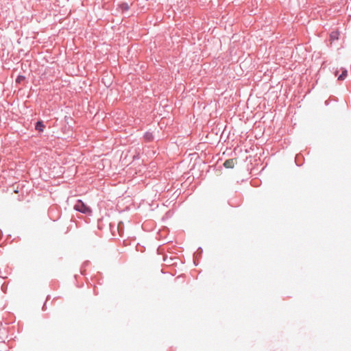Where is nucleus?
<instances>
[{
  "mask_svg": "<svg viewBox=\"0 0 351 351\" xmlns=\"http://www.w3.org/2000/svg\"><path fill=\"white\" fill-rule=\"evenodd\" d=\"M74 208L82 213L90 214L91 213L90 208L85 205V204L82 200H78L75 204Z\"/></svg>",
  "mask_w": 351,
  "mask_h": 351,
  "instance_id": "f257e3e1",
  "label": "nucleus"
},
{
  "mask_svg": "<svg viewBox=\"0 0 351 351\" xmlns=\"http://www.w3.org/2000/svg\"><path fill=\"white\" fill-rule=\"evenodd\" d=\"M236 162V159H228L224 162L223 165L226 168H233Z\"/></svg>",
  "mask_w": 351,
  "mask_h": 351,
  "instance_id": "f03ea898",
  "label": "nucleus"
},
{
  "mask_svg": "<svg viewBox=\"0 0 351 351\" xmlns=\"http://www.w3.org/2000/svg\"><path fill=\"white\" fill-rule=\"evenodd\" d=\"M35 128H36V130H38L39 132H43L45 128V125L42 121H38L36 124Z\"/></svg>",
  "mask_w": 351,
  "mask_h": 351,
  "instance_id": "7ed1b4c3",
  "label": "nucleus"
},
{
  "mask_svg": "<svg viewBox=\"0 0 351 351\" xmlns=\"http://www.w3.org/2000/svg\"><path fill=\"white\" fill-rule=\"evenodd\" d=\"M347 76V70L346 69H343L342 71V73L338 77V80H343L346 78V77Z\"/></svg>",
  "mask_w": 351,
  "mask_h": 351,
  "instance_id": "20e7f679",
  "label": "nucleus"
},
{
  "mask_svg": "<svg viewBox=\"0 0 351 351\" xmlns=\"http://www.w3.org/2000/svg\"><path fill=\"white\" fill-rule=\"evenodd\" d=\"M339 37V33L337 32H332L330 34L331 40H337Z\"/></svg>",
  "mask_w": 351,
  "mask_h": 351,
  "instance_id": "39448f33",
  "label": "nucleus"
},
{
  "mask_svg": "<svg viewBox=\"0 0 351 351\" xmlns=\"http://www.w3.org/2000/svg\"><path fill=\"white\" fill-rule=\"evenodd\" d=\"M145 138L147 140V141H151L152 140L153 138V136L151 133H147L145 134Z\"/></svg>",
  "mask_w": 351,
  "mask_h": 351,
  "instance_id": "423d86ee",
  "label": "nucleus"
},
{
  "mask_svg": "<svg viewBox=\"0 0 351 351\" xmlns=\"http://www.w3.org/2000/svg\"><path fill=\"white\" fill-rule=\"evenodd\" d=\"M24 79H25V77H23L22 75H19V76H18V77L16 79V82L21 83L23 80H24Z\"/></svg>",
  "mask_w": 351,
  "mask_h": 351,
  "instance_id": "0eeeda50",
  "label": "nucleus"
},
{
  "mask_svg": "<svg viewBox=\"0 0 351 351\" xmlns=\"http://www.w3.org/2000/svg\"><path fill=\"white\" fill-rule=\"evenodd\" d=\"M122 225H123V222L121 221H119L117 225V228L118 231H120V229L121 228Z\"/></svg>",
  "mask_w": 351,
  "mask_h": 351,
  "instance_id": "6e6552de",
  "label": "nucleus"
},
{
  "mask_svg": "<svg viewBox=\"0 0 351 351\" xmlns=\"http://www.w3.org/2000/svg\"><path fill=\"white\" fill-rule=\"evenodd\" d=\"M142 228H143V229H144V230H147V228H146V225H145V223H143V224H142Z\"/></svg>",
  "mask_w": 351,
  "mask_h": 351,
  "instance_id": "1a4fd4ad",
  "label": "nucleus"
},
{
  "mask_svg": "<svg viewBox=\"0 0 351 351\" xmlns=\"http://www.w3.org/2000/svg\"><path fill=\"white\" fill-rule=\"evenodd\" d=\"M109 226L110 227L111 229H112L114 225L112 223H110Z\"/></svg>",
  "mask_w": 351,
  "mask_h": 351,
  "instance_id": "9d476101",
  "label": "nucleus"
},
{
  "mask_svg": "<svg viewBox=\"0 0 351 351\" xmlns=\"http://www.w3.org/2000/svg\"><path fill=\"white\" fill-rule=\"evenodd\" d=\"M88 265V262H84V266H86V265Z\"/></svg>",
  "mask_w": 351,
  "mask_h": 351,
  "instance_id": "9b49d317",
  "label": "nucleus"
},
{
  "mask_svg": "<svg viewBox=\"0 0 351 351\" xmlns=\"http://www.w3.org/2000/svg\"><path fill=\"white\" fill-rule=\"evenodd\" d=\"M97 226H98V228H99V229L101 228V227H100V226H99V223L97 224Z\"/></svg>",
  "mask_w": 351,
  "mask_h": 351,
  "instance_id": "f8f14e48",
  "label": "nucleus"
},
{
  "mask_svg": "<svg viewBox=\"0 0 351 351\" xmlns=\"http://www.w3.org/2000/svg\"><path fill=\"white\" fill-rule=\"evenodd\" d=\"M198 250H201V252H202V247H199V248L198 249Z\"/></svg>",
  "mask_w": 351,
  "mask_h": 351,
  "instance_id": "ddd939ff",
  "label": "nucleus"
},
{
  "mask_svg": "<svg viewBox=\"0 0 351 351\" xmlns=\"http://www.w3.org/2000/svg\"><path fill=\"white\" fill-rule=\"evenodd\" d=\"M337 73H338V71H337L335 72V75H337Z\"/></svg>",
  "mask_w": 351,
  "mask_h": 351,
  "instance_id": "4468645a",
  "label": "nucleus"
}]
</instances>
